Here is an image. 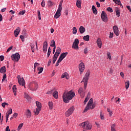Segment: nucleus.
<instances>
[{
	"instance_id": "obj_1",
	"label": "nucleus",
	"mask_w": 131,
	"mask_h": 131,
	"mask_svg": "<svg viewBox=\"0 0 131 131\" xmlns=\"http://www.w3.org/2000/svg\"><path fill=\"white\" fill-rule=\"evenodd\" d=\"M75 96V93L72 91H70L68 92H64L62 95V99L64 103H69L70 100L73 99Z\"/></svg>"
},
{
	"instance_id": "obj_2",
	"label": "nucleus",
	"mask_w": 131,
	"mask_h": 131,
	"mask_svg": "<svg viewBox=\"0 0 131 131\" xmlns=\"http://www.w3.org/2000/svg\"><path fill=\"white\" fill-rule=\"evenodd\" d=\"M90 75H91V72H90V70H88L82 79V82L84 83V90H86V86L88 85V81H89V79L90 78Z\"/></svg>"
},
{
	"instance_id": "obj_3",
	"label": "nucleus",
	"mask_w": 131,
	"mask_h": 131,
	"mask_svg": "<svg viewBox=\"0 0 131 131\" xmlns=\"http://www.w3.org/2000/svg\"><path fill=\"white\" fill-rule=\"evenodd\" d=\"M61 12H62V3H60L58 6V8L54 15V18L58 19L61 16Z\"/></svg>"
},
{
	"instance_id": "obj_4",
	"label": "nucleus",
	"mask_w": 131,
	"mask_h": 131,
	"mask_svg": "<svg viewBox=\"0 0 131 131\" xmlns=\"http://www.w3.org/2000/svg\"><path fill=\"white\" fill-rule=\"evenodd\" d=\"M38 86V85L36 82H32L29 85V88L30 91L34 92V91H36V90H37Z\"/></svg>"
},
{
	"instance_id": "obj_5",
	"label": "nucleus",
	"mask_w": 131,
	"mask_h": 131,
	"mask_svg": "<svg viewBox=\"0 0 131 131\" xmlns=\"http://www.w3.org/2000/svg\"><path fill=\"white\" fill-rule=\"evenodd\" d=\"M75 110V107H74V106H72L71 107H70L65 113L66 117H69L70 115H72L73 112H74Z\"/></svg>"
},
{
	"instance_id": "obj_6",
	"label": "nucleus",
	"mask_w": 131,
	"mask_h": 131,
	"mask_svg": "<svg viewBox=\"0 0 131 131\" xmlns=\"http://www.w3.org/2000/svg\"><path fill=\"white\" fill-rule=\"evenodd\" d=\"M11 59L14 62H18L20 60V54L19 53H16L11 55Z\"/></svg>"
},
{
	"instance_id": "obj_7",
	"label": "nucleus",
	"mask_w": 131,
	"mask_h": 131,
	"mask_svg": "<svg viewBox=\"0 0 131 131\" xmlns=\"http://www.w3.org/2000/svg\"><path fill=\"white\" fill-rule=\"evenodd\" d=\"M17 80L19 85H22L24 86L25 89L26 88L25 87V80L23 77L20 76V75L17 76Z\"/></svg>"
},
{
	"instance_id": "obj_8",
	"label": "nucleus",
	"mask_w": 131,
	"mask_h": 131,
	"mask_svg": "<svg viewBox=\"0 0 131 131\" xmlns=\"http://www.w3.org/2000/svg\"><path fill=\"white\" fill-rule=\"evenodd\" d=\"M78 45H79V40L78 39H75L73 43L72 48L75 50H79Z\"/></svg>"
},
{
	"instance_id": "obj_9",
	"label": "nucleus",
	"mask_w": 131,
	"mask_h": 131,
	"mask_svg": "<svg viewBox=\"0 0 131 131\" xmlns=\"http://www.w3.org/2000/svg\"><path fill=\"white\" fill-rule=\"evenodd\" d=\"M101 18L103 22H107L108 21V17H107V14L105 11H102L101 14Z\"/></svg>"
},
{
	"instance_id": "obj_10",
	"label": "nucleus",
	"mask_w": 131,
	"mask_h": 131,
	"mask_svg": "<svg viewBox=\"0 0 131 131\" xmlns=\"http://www.w3.org/2000/svg\"><path fill=\"white\" fill-rule=\"evenodd\" d=\"M85 66H84V63L83 62H81L79 64V70L80 71V74H82L83 71H84V69H85Z\"/></svg>"
},
{
	"instance_id": "obj_11",
	"label": "nucleus",
	"mask_w": 131,
	"mask_h": 131,
	"mask_svg": "<svg viewBox=\"0 0 131 131\" xmlns=\"http://www.w3.org/2000/svg\"><path fill=\"white\" fill-rule=\"evenodd\" d=\"M78 94L80 95L81 98H84V96H85V93L84 92V91H83V89L82 88H81L78 90Z\"/></svg>"
},
{
	"instance_id": "obj_12",
	"label": "nucleus",
	"mask_w": 131,
	"mask_h": 131,
	"mask_svg": "<svg viewBox=\"0 0 131 131\" xmlns=\"http://www.w3.org/2000/svg\"><path fill=\"white\" fill-rule=\"evenodd\" d=\"M42 51L44 54H46L48 51V41H45L43 43Z\"/></svg>"
},
{
	"instance_id": "obj_13",
	"label": "nucleus",
	"mask_w": 131,
	"mask_h": 131,
	"mask_svg": "<svg viewBox=\"0 0 131 131\" xmlns=\"http://www.w3.org/2000/svg\"><path fill=\"white\" fill-rule=\"evenodd\" d=\"M113 30L114 34L116 36H119V29L118 28V27L117 26H114L113 27Z\"/></svg>"
},
{
	"instance_id": "obj_14",
	"label": "nucleus",
	"mask_w": 131,
	"mask_h": 131,
	"mask_svg": "<svg viewBox=\"0 0 131 131\" xmlns=\"http://www.w3.org/2000/svg\"><path fill=\"white\" fill-rule=\"evenodd\" d=\"M97 46L101 49L102 48V39L100 38H98L96 41Z\"/></svg>"
},
{
	"instance_id": "obj_15",
	"label": "nucleus",
	"mask_w": 131,
	"mask_h": 131,
	"mask_svg": "<svg viewBox=\"0 0 131 131\" xmlns=\"http://www.w3.org/2000/svg\"><path fill=\"white\" fill-rule=\"evenodd\" d=\"M12 113H13V110H12V108H10L7 112V114H6V122H8V120L9 119V116L10 115L12 114Z\"/></svg>"
},
{
	"instance_id": "obj_16",
	"label": "nucleus",
	"mask_w": 131,
	"mask_h": 131,
	"mask_svg": "<svg viewBox=\"0 0 131 131\" xmlns=\"http://www.w3.org/2000/svg\"><path fill=\"white\" fill-rule=\"evenodd\" d=\"M61 78H66V79H69V74H68V73L65 72L64 73H62Z\"/></svg>"
},
{
	"instance_id": "obj_17",
	"label": "nucleus",
	"mask_w": 131,
	"mask_h": 131,
	"mask_svg": "<svg viewBox=\"0 0 131 131\" xmlns=\"http://www.w3.org/2000/svg\"><path fill=\"white\" fill-rule=\"evenodd\" d=\"M25 114L27 118H30V117H31V111H30L29 109L27 110Z\"/></svg>"
},
{
	"instance_id": "obj_18",
	"label": "nucleus",
	"mask_w": 131,
	"mask_h": 131,
	"mask_svg": "<svg viewBox=\"0 0 131 131\" xmlns=\"http://www.w3.org/2000/svg\"><path fill=\"white\" fill-rule=\"evenodd\" d=\"M91 108H92V104L90 103H88L86 106L85 107V109L83 111V112L84 113L88 112V111L90 110V109H91Z\"/></svg>"
},
{
	"instance_id": "obj_19",
	"label": "nucleus",
	"mask_w": 131,
	"mask_h": 131,
	"mask_svg": "<svg viewBox=\"0 0 131 131\" xmlns=\"http://www.w3.org/2000/svg\"><path fill=\"white\" fill-rule=\"evenodd\" d=\"M19 33H20V28L17 27L16 30L14 31V36L17 37L18 35H19Z\"/></svg>"
},
{
	"instance_id": "obj_20",
	"label": "nucleus",
	"mask_w": 131,
	"mask_h": 131,
	"mask_svg": "<svg viewBox=\"0 0 131 131\" xmlns=\"http://www.w3.org/2000/svg\"><path fill=\"white\" fill-rule=\"evenodd\" d=\"M79 32L81 34L84 33V32H85V28H84L83 26H80L79 27Z\"/></svg>"
},
{
	"instance_id": "obj_21",
	"label": "nucleus",
	"mask_w": 131,
	"mask_h": 131,
	"mask_svg": "<svg viewBox=\"0 0 131 131\" xmlns=\"http://www.w3.org/2000/svg\"><path fill=\"white\" fill-rule=\"evenodd\" d=\"M68 55V52H63L60 54L59 57L63 60Z\"/></svg>"
},
{
	"instance_id": "obj_22",
	"label": "nucleus",
	"mask_w": 131,
	"mask_h": 131,
	"mask_svg": "<svg viewBox=\"0 0 131 131\" xmlns=\"http://www.w3.org/2000/svg\"><path fill=\"white\" fill-rule=\"evenodd\" d=\"M60 54H61V48H60L59 47H57L56 49V51L54 55L56 56H59Z\"/></svg>"
},
{
	"instance_id": "obj_23",
	"label": "nucleus",
	"mask_w": 131,
	"mask_h": 131,
	"mask_svg": "<svg viewBox=\"0 0 131 131\" xmlns=\"http://www.w3.org/2000/svg\"><path fill=\"white\" fill-rule=\"evenodd\" d=\"M53 97L55 98V99H58V98H59V95L58 94V91H56V90L53 92Z\"/></svg>"
},
{
	"instance_id": "obj_24",
	"label": "nucleus",
	"mask_w": 131,
	"mask_h": 131,
	"mask_svg": "<svg viewBox=\"0 0 131 131\" xmlns=\"http://www.w3.org/2000/svg\"><path fill=\"white\" fill-rule=\"evenodd\" d=\"M41 111V108H36L35 110L34 111V115H38Z\"/></svg>"
},
{
	"instance_id": "obj_25",
	"label": "nucleus",
	"mask_w": 131,
	"mask_h": 131,
	"mask_svg": "<svg viewBox=\"0 0 131 131\" xmlns=\"http://www.w3.org/2000/svg\"><path fill=\"white\" fill-rule=\"evenodd\" d=\"M86 129H92V125L88 121L86 122Z\"/></svg>"
},
{
	"instance_id": "obj_26",
	"label": "nucleus",
	"mask_w": 131,
	"mask_h": 131,
	"mask_svg": "<svg viewBox=\"0 0 131 131\" xmlns=\"http://www.w3.org/2000/svg\"><path fill=\"white\" fill-rule=\"evenodd\" d=\"M30 47L32 53H34L35 52V45L33 43H30Z\"/></svg>"
},
{
	"instance_id": "obj_27",
	"label": "nucleus",
	"mask_w": 131,
	"mask_h": 131,
	"mask_svg": "<svg viewBox=\"0 0 131 131\" xmlns=\"http://www.w3.org/2000/svg\"><path fill=\"white\" fill-rule=\"evenodd\" d=\"M0 73H2L3 74H5V73H6V67L5 66H3L1 68Z\"/></svg>"
},
{
	"instance_id": "obj_28",
	"label": "nucleus",
	"mask_w": 131,
	"mask_h": 131,
	"mask_svg": "<svg viewBox=\"0 0 131 131\" xmlns=\"http://www.w3.org/2000/svg\"><path fill=\"white\" fill-rule=\"evenodd\" d=\"M92 10L93 12V14H94L95 15H97L98 14V11L97 10V8H96L95 5L92 6Z\"/></svg>"
},
{
	"instance_id": "obj_29",
	"label": "nucleus",
	"mask_w": 131,
	"mask_h": 131,
	"mask_svg": "<svg viewBox=\"0 0 131 131\" xmlns=\"http://www.w3.org/2000/svg\"><path fill=\"white\" fill-rule=\"evenodd\" d=\"M48 106H49V109L50 110H53V108H54V105L53 104V102H52V101L49 102H48Z\"/></svg>"
},
{
	"instance_id": "obj_30",
	"label": "nucleus",
	"mask_w": 131,
	"mask_h": 131,
	"mask_svg": "<svg viewBox=\"0 0 131 131\" xmlns=\"http://www.w3.org/2000/svg\"><path fill=\"white\" fill-rule=\"evenodd\" d=\"M76 6L77 8H81V0H77Z\"/></svg>"
},
{
	"instance_id": "obj_31",
	"label": "nucleus",
	"mask_w": 131,
	"mask_h": 131,
	"mask_svg": "<svg viewBox=\"0 0 131 131\" xmlns=\"http://www.w3.org/2000/svg\"><path fill=\"white\" fill-rule=\"evenodd\" d=\"M113 2L115 3L116 5H118V6H122L121 5V2L120 1V0H113Z\"/></svg>"
},
{
	"instance_id": "obj_32",
	"label": "nucleus",
	"mask_w": 131,
	"mask_h": 131,
	"mask_svg": "<svg viewBox=\"0 0 131 131\" xmlns=\"http://www.w3.org/2000/svg\"><path fill=\"white\" fill-rule=\"evenodd\" d=\"M50 47H52V48L56 47V42H55V40H52L51 41Z\"/></svg>"
},
{
	"instance_id": "obj_33",
	"label": "nucleus",
	"mask_w": 131,
	"mask_h": 131,
	"mask_svg": "<svg viewBox=\"0 0 131 131\" xmlns=\"http://www.w3.org/2000/svg\"><path fill=\"white\" fill-rule=\"evenodd\" d=\"M36 104L37 106V108L39 109H41V103L39 101H36Z\"/></svg>"
},
{
	"instance_id": "obj_34",
	"label": "nucleus",
	"mask_w": 131,
	"mask_h": 131,
	"mask_svg": "<svg viewBox=\"0 0 131 131\" xmlns=\"http://www.w3.org/2000/svg\"><path fill=\"white\" fill-rule=\"evenodd\" d=\"M83 40H85V41H89V40H90V35H87L86 36H84L83 37Z\"/></svg>"
},
{
	"instance_id": "obj_35",
	"label": "nucleus",
	"mask_w": 131,
	"mask_h": 131,
	"mask_svg": "<svg viewBox=\"0 0 131 131\" xmlns=\"http://www.w3.org/2000/svg\"><path fill=\"white\" fill-rule=\"evenodd\" d=\"M125 85L126 90H128V88H129V81L127 80L125 82Z\"/></svg>"
},
{
	"instance_id": "obj_36",
	"label": "nucleus",
	"mask_w": 131,
	"mask_h": 131,
	"mask_svg": "<svg viewBox=\"0 0 131 131\" xmlns=\"http://www.w3.org/2000/svg\"><path fill=\"white\" fill-rule=\"evenodd\" d=\"M86 124V122H83L79 124V126H80V127H82V128H83L84 127H85Z\"/></svg>"
},
{
	"instance_id": "obj_37",
	"label": "nucleus",
	"mask_w": 131,
	"mask_h": 131,
	"mask_svg": "<svg viewBox=\"0 0 131 131\" xmlns=\"http://www.w3.org/2000/svg\"><path fill=\"white\" fill-rule=\"evenodd\" d=\"M37 70H38V71H39L38 72V74H40V73H41L42 72V71H43V68H42V67L38 68Z\"/></svg>"
},
{
	"instance_id": "obj_38",
	"label": "nucleus",
	"mask_w": 131,
	"mask_h": 131,
	"mask_svg": "<svg viewBox=\"0 0 131 131\" xmlns=\"http://www.w3.org/2000/svg\"><path fill=\"white\" fill-rule=\"evenodd\" d=\"M73 34H76L77 33V29L76 27H74L73 28V32H72Z\"/></svg>"
},
{
	"instance_id": "obj_39",
	"label": "nucleus",
	"mask_w": 131,
	"mask_h": 131,
	"mask_svg": "<svg viewBox=\"0 0 131 131\" xmlns=\"http://www.w3.org/2000/svg\"><path fill=\"white\" fill-rule=\"evenodd\" d=\"M116 125L115 124H113L111 126V131H116L115 127Z\"/></svg>"
},
{
	"instance_id": "obj_40",
	"label": "nucleus",
	"mask_w": 131,
	"mask_h": 131,
	"mask_svg": "<svg viewBox=\"0 0 131 131\" xmlns=\"http://www.w3.org/2000/svg\"><path fill=\"white\" fill-rule=\"evenodd\" d=\"M100 119L101 120H105V116L102 112H100Z\"/></svg>"
},
{
	"instance_id": "obj_41",
	"label": "nucleus",
	"mask_w": 131,
	"mask_h": 131,
	"mask_svg": "<svg viewBox=\"0 0 131 131\" xmlns=\"http://www.w3.org/2000/svg\"><path fill=\"white\" fill-rule=\"evenodd\" d=\"M47 5L49 7H53L54 3H53V2H52L51 1H49L48 2Z\"/></svg>"
},
{
	"instance_id": "obj_42",
	"label": "nucleus",
	"mask_w": 131,
	"mask_h": 131,
	"mask_svg": "<svg viewBox=\"0 0 131 131\" xmlns=\"http://www.w3.org/2000/svg\"><path fill=\"white\" fill-rule=\"evenodd\" d=\"M55 90L54 89H52L51 90H50V91H48L46 93V94L47 95H51V94H53L54 93V92H55Z\"/></svg>"
},
{
	"instance_id": "obj_43",
	"label": "nucleus",
	"mask_w": 131,
	"mask_h": 131,
	"mask_svg": "<svg viewBox=\"0 0 131 131\" xmlns=\"http://www.w3.org/2000/svg\"><path fill=\"white\" fill-rule=\"evenodd\" d=\"M24 97L26 99H27L28 100H29V99H30L29 95H28V94H27L26 93H24Z\"/></svg>"
},
{
	"instance_id": "obj_44",
	"label": "nucleus",
	"mask_w": 131,
	"mask_h": 131,
	"mask_svg": "<svg viewBox=\"0 0 131 131\" xmlns=\"http://www.w3.org/2000/svg\"><path fill=\"white\" fill-rule=\"evenodd\" d=\"M116 15L117 17H120V11L119 10H116Z\"/></svg>"
},
{
	"instance_id": "obj_45",
	"label": "nucleus",
	"mask_w": 131,
	"mask_h": 131,
	"mask_svg": "<svg viewBox=\"0 0 131 131\" xmlns=\"http://www.w3.org/2000/svg\"><path fill=\"white\" fill-rule=\"evenodd\" d=\"M2 107H3V108H5V107H6V106H9V103H8L7 102L2 103Z\"/></svg>"
},
{
	"instance_id": "obj_46",
	"label": "nucleus",
	"mask_w": 131,
	"mask_h": 131,
	"mask_svg": "<svg viewBox=\"0 0 131 131\" xmlns=\"http://www.w3.org/2000/svg\"><path fill=\"white\" fill-rule=\"evenodd\" d=\"M37 66H39V63H38L37 62H35L34 63V71H35V69H36V67H37Z\"/></svg>"
},
{
	"instance_id": "obj_47",
	"label": "nucleus",
	"mask_w": 131,
	"mask_h": 131,
	"mask_svg": "<svg viewBox=\"0 0 131 131\" xmlns=\"http://www.w3.org/2000/svg\"><path fill=\"white\" fill-rule=\"evenodd\" d=\"M23 123H20L19 125H18V128H17V129H18V130H20V129H21V128H22V127H23Z\"/></svg>"
},
{
	"instance_id": "obj_48",
	"label": "nucleus",
	"mask_w": 131,
	"mask_h": 131,
	"mask_svg": "<svg viewBox=\"0 0 131 131\" xmlns=\"http://www.w3.org/2000/svg\"><path fill=\"white\" fill-rule=\"evenodd\" d=\"M25 13H26V11L25 10H23L19 12V15H24V14H25Z\"/></svg>"
},
{
	"instance_id": "obj_49",
	"label": "nucleus",
	"mask_w": 131,
	"mask_h": 131,
	"mask_svg": "<svg viewBox=\"0 0 131 131\" xmlns=\"http://www.w3.org/2000/svg\"><path fill=\"white\" fill-rule=\"evenodd\" d=\"M106 10L108 12H110L111 13H112L113 12V9H112V8H111V7H108Z\"/></svg>"
},
{
	"instance_id": "obj_50",
	"label": "nucleus",
	"mask_w": 131,
	"mask_h": 131,
	"mask_svg": "<svg viewBox=\"0 0 131 131\" xmlns=\"http://www.w3.org/2000/svg\"><path fill=\"white\" fill-rule=\"evenodd\" d=\"M58 57H59V56L56 55L55 54H54V57L53 58V60L54 61H57V59H58Z\"/></svg>"
},
{
	"instance_id": "obj_51",
	"label": "nucleus",
	"mask_w": 131,
	"mask_h": 131,
	"mask_svg": "<svg viewBox=\"0 0 131 131\" xmlns=\"http://www.w3.org/2000/svg\"><path fill=\"white\" fill-rule=\"evenodd\" d=\"M13 92H17V87H16L15 85H14L12 88Z\"/></svg>"
},
{
	"instance_id": "obj_52",
	"label": "nucleus",
	"mask_w": 131,
	"mask_h": 131,
	"mask_svg": "<svg viewBox=\"0 0 131 131\" xmlns=\"http://www.w3.org/2000/svg\"><path fill=\"white\" fill-rule=\"evenodd\" d=\"M41 7L45 8L46 6V2H45V0H42V2L41 3Z\"/></svg>"
},
{
	"instance_id": "obj_53",
	"label": "nucleus",
	"mask_w": 131,
	"mask_h": 131,
	"mask_svg": "<svg viewBox=\"0 0 131 131\" xmlns=\"http://www.w3.org/2000/svg\"><path fill=\"white\" fill-rule=\"evenodd\" d=\"M93 103H94V100L93 98H91L88 102V104H91V105H93Z\"/></svg>"
},
{
	"instance_id": "obj_54",
	"label": "nucleus",
	"mask_w": 131,
	"mask_h": 131,
	"mask_svg": "<svg viewBox=\"0 0 131 131\" xmlns=\"http://www.w3.org/2000/svg\"><path fill=\"white\" fill-rule=\"evenodd\" d=\"M90 98H89V97H86L84 101V105H85L86 104V102H88V101H89Z\"/></svg>"
},
{
	"instance_id": "obj_55",
	"label": "nucleus",
	"mask_w": 131,
	"mask_h": 131,
	"mask_svg": "<svg viewBox=\"0 0 131 131\" xmlns=\"http://www.w3.org/2000/svg\"><path fill=\"white\" fill-rule=\"evenodd\" d=\"M107 58L108 59H110V60H111V54H110V52H107Z\"/></svg>"
},
{
	"instance_id": "obj_56",
	"label": "nucleus",
	"mask_w": 131,
	"mask_h": 131,
	"mask_svg": "<svg viewBox=\"0 0 131 131\" xmlns=\"http://www.w3.org/2000/svg\"><path fill=\"white\" fill-rule=\"evenodd\" d=\"M12 49H13V46H11V47H10L7 50L6 52L7 53H9V52H10V51H11L12 50Z\"/></svg>"
},
{
	"instance_id": "obj_57",
	"label": "nucleus",
	"mask_w": 131,
	"mask_h": 131,
	"mask_svg": "<svg viewBox=\"0 0 131 131\" xmlns=\"http://www.w3.org/2000/svg\"><path fill=\"white\" fill-rule=\"evenodd\" d=\"M113 35H114V34L113 33L110 32L109 38H113Z\"/></svg>"
},
{
	"instance_id": "obj_58",
	"label": "nucleus",
	"mask_w": 131,
	"mask_h": 131,
	"mask_svg": "<svg viewBox=\"0 0 131 131\" xmlns=\"http://www.w3.org/2000/svg\"><path fill=\"white\" fill-rule=\"evenodd\" d=\"M4 59H5V57L4 56V55L0 56V60L1 61H4Z\"/></svg>"
},
{
	"instance_id": "obj_59",
	"label": "nucleus",
	"mask_w": 131,
	"mask_h": 131,
	"mask_svg": "<svg viewBox=\"0 0 131 131\" xmlns=\"http://www.w3.org/2000/svg\"><path fill=\"white\" fill-rule=\"evenodd\" d=\"M13 116L14 117V118H16L17 117V116H18V113H15L13 114Z\"/></svg>"
},
{
	"instance_id": "obj_60",
	"label": "nucleus",
	"mask_w": 131,
	"mask_h": 131,
	"mask_svg": "<svg viewBox=\"0 0 131 131\" xmlns=\"http://www.w3.org/2000/svg\"><path fill=\"white\" fill-rule=\"evenodd\" d=\"M6 78H7V75L4 74L3 75V79H2V81H4V80L6 79Z\"/></svg>"
},
{
	"instance_id": "obj_61",
	"label": "nucleus",
	"mask_w": 131,
	"mask_h": 131,
	"mask_svg": "<svg viewBox=\"0 0 131 131\" xmlns=\"http://www.w3.org/2000/svg\"><path fill=\"white\" fill-rule=\"evenodd\" d=\"M95 107H96V104L95 103L92 104L91 105V109L92 110L94 109Z\"/></svg>"
},
{
	"instance_id": "obj_62",
	"label": "nucleus",
	"mask_w": 131,
	"mask_h": 131,
	"mask_svg": "<svg viewBox=\"0 0 131 131\" xmlns=\"http://www.w3.org/2000/svg\"><path fill=\"white\" fill-rule=\"evenodd\" d=\"M20 38L21 39L22 41H24L25 38H24V36L23 35H20Z\"/></svg>"
},
{
	"instance_id": "obj_63",
	"label": "nucleus",
	"mask_w": 131,
	"mask_h": 131,
	"mask_svg": "<svg viewBox=\"0 0 131 131\" xmlns=\"http://www.w3.org/2000/svg\"><path fill=\"white\" fill-rule=\"evenodd\" d=\"M126 8H127V9L128 10V11H129V12H131V8H130V6H126Z\"/></svg>"
},
{
	"instance_id": "obj_64",
	"label": "nucleus",
	"mask_w": 131,
	"mask_h": 131,
	"mask_svg": "<svg viewBox=\"0 0 131 131\" xmlns=\"http://www.w3.org/2000/svg\"><path fill=\"white\" fill-rule=\"evenodd\" d=\"M84 54H88V48H85L84 50Z\"/></svg>"
}]
</instances>
